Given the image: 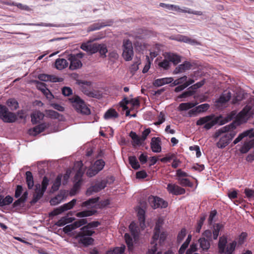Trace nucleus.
Segmentation results:
<instances>
[{
    "instance_id": "nucleus-64",
    "label": "nucleus",
    "mask_w": 254,
    "mask_h": 254,
    "mask_svg": "<svg viewBox=\"0 0 254 254\" xmlns=\"http://www.w3.org/2000/svg\"><path fill=\"white\" fill-rule=\"evenodd\" d=\"M245 193L248 198H254V190L249 189H246L245 190Z\"/></svg>"
},
{
    "instance_id": "nucleus-57",
    "label": "nucleus",
    "mask_w": 254,
    "mask_h": 254,
    "mask_svg": "<svg viewBox=\"0 0 254 254\" xmlns=\"http://www.w3.org/2000/svg\"><path fill=\"white\" fill-rule=\"evenodd\" d=\"M62 93L65 96H69L72 94V90L69 87H64L62 88Z\"/></svg>"
},
{
    "instance_id": "nucleus-25",
    "label": "nucleus",
    "mask_w": 254,
    "mask_h": 254,
    "mask_svg": "<svg viewBox=\"0 0 254 254\" xmlns=\"http://www.w3.org/2000/svg\"><path fill=\"white\" fill-rule=\"evenodd\" d=\"M119 117V114L113 109H110L107 110L104 115V118L105 120L115 119Z\"/></svg>"
},
{
    "instance_id": "nucleus-62",
    "label": "nucleus",
    "mask_w": 254,
    "mask_h": 254,
    "mask_svg": "<svg viewBox=\"0 0 254 254\" xmlns=\"http://www.w3.org/2000/svg\"><path fill=\"white\" fill-rule=\"evenodd\" d=\"M196 107L197 108L199 113H200L206 111L209 108V105L207 103H205L201 104Z\"/></svg>"
},
{
    "instance_id": "nucleus-34",
    "label": "nucleus",
    "mask_w": 254,
    "mask_h": 254,
    "mask_svg": "<svg viewBox=\"0 0 254 254\" xmlns=\"http://www.w3.org/2000/svg\"><path fill=\"white\" fill-rule=\"evenodd\" d=\"M26 181L29 189H31L34 186L33 177L30 171H27L25 173Z\"/></svg>"
},
{
    "instance_id": "nucleus-2",
    "label": "nucleus",
    "mask_w": 254,
    "mask_h": 254,
    "mask_svg": "<svg viewBox=\"0 0 254 254\" xmlns=\"http://www.w3.org/2000/svg\"><path fill=\"white\" fill-rule=\"evenodd\" d=\"M236 128L235 122L221 127L216 131L214 134V137L217 138L221 136L219 140L216 143L219 148H224L229 144L230 140L236 135V131L235 129Z\"/></svg>"
},
{
    "instance_id": "nucleus-28",
    "label": "nucleus",
    "mask_w": 254,
    "mask_h": 254,
    "mask_svg": "<svg viewBox=\"0 0 254 254\" xmlns=\"http://www.w3.org/2000/svg\"><path fill=\"white\" fill-rule=\"evenodd\" d=\"M165 58L167 59L170 62H172L175 65L181 62L180 57L173 53H166Z\"/></svg>"
},
{
    "instance_id": "nucleus-61",
    "label": "nucleus",
    "mask_w": 254,
    "mask_h": 254,
    "mask_svg": "<svg viewBox=\"0 0 254 254\" xmlns=\"http://www.w3.org/2000/svg\"><path fill=\"white\" fill-rule=\"evenodd\" d=\"M98 173V172H97V171L94 168L93 166H92L87 170L86 174L88 177H92L96 175Z\"/></svg>"
},
{
    "instance_id": "nucleus-41",
    "label": "nucleus",
    "mask_w": 254,
    "mask_h": 254,
    "mask_svg": "<svg viewBox=\"0 0 254 254\" xmlns=\"http://www.w3.org/2000/svg\"><path fill=\"white\" fill-rule=\"evenodd\" d=\"M6 105L11 110L13 111L16 110L19 107L18 103L15 99L13 98L9 99L6 101Z\"/></svg>"
},
{
    "instance_id": "nucleus-9",
    "label": "nucleus",
    "mask_w": 254,
    "mask_h": 254,
    "mask_svg": "<svg viewBox=\"0 0 254 254\" xmlns=\"http://www.w3.org/2000/svg\"><path fill=\"white\" fill-rule=\"evenodd\" d=\"M90 236L86 234V231L81 230L75 236V239L78 240L79 244H82L85 247H87L93 244L94 239L90 237Z\"/></svg>"
},
{
    "instance_id": "nucleus-63",
    "label": "nucleus",
    "mask_w": 254,
    "mask_h": 254,
    "mask_svg": "<svg viewBox=\"0 0 254 254\" xmlns=\"http://www.w3.org/2000/svg\"><path fill=\"white\" fill-rule=\"evenodd\" d=\"M47 114L49 116L54 119H58L60 116V114L56 111L49 110L47 111Z\"/></svg>"
},
{
    "instance_id": "nucleus-10",
    "label": "nucleus",
    "mask_w": 254,
    "mask_h": 254,
    "mask_svg": "<svg viewBox=\"0 0 254 254\" xmlns=\"http://www.w3.org/2000/svg\"><path fill=\"white\" fill-rule=\"evenodd\" d=\"M148 200L150 205L154 209L159 207L166 208L168 206V203L166 201L157 196L151 195L148 197Z\"/></svg>"
},
{
    "instance_id": "nucleus-19",
    "label": "nucleus",
    "mask_w": 254,
    "mask_h": 254,
    "mask_svg": "<svg viewBox=\"0 0 254 254\" xmlns=\"http://www.w3.org/2000/svg\"><path fill=\"white\" fill-rule=\"evenodd\" d=\"M112 23V21H101L94 23L89 27L90 31H95L101 29L107 26H110Z\"/></svg>"
},
{
    "instance_id": "nucleus-44",
    "label": "nucleus",
    "mask_w": 254,
    "mask_h": 254,
    "mask_svg": "<svg viewBox=\"0 0 254 254\" xmlns=\"http://www.w3.org/2000/svg\"><path fill=\"white\" fill-rule=\"evenodd\" d=\"M105 164V162L102 159H99L95 162L92 166L99 172L103 169Z\"/></svg>"
},
{
    "instance_id": "nucleus-16",
    "label": "nucleus",
    "mask_w": 254,
    "mask_h": 254,
    "mask_svg": "<svg viewBox=\"0 0 254 254\" xmlns=\"http://www.w3.org/2000/svg\"><path fill=\"white\" fill-rule=\"evenodd\" d=\"M100 223L98 221H93L88 223L86 225L82 227L81 229L82 230L86 231V234L88 235L92 236L95 233V231L91 230V228L97 227L100 225Z\"/></svg>"
},
{
    "instance_id": "nucleus-58",
    "label": "nucleus",
    "mask_w": 254,
    "mask_h": 254,
    "mask_svg": "<svg viewBox=\"0 0 254 254\" xmlns=\"http://www.w3.org/2000/svg\"><path fill=\"white\" fill-rule=\"evenodd\" d=\"M194 91H192L190 90V89H189L188 91L183 92L182 94L180 95L178 97L179 98H187L192 95L194 94Z\"/></svg>"
},
{
    "instance_id": "nucleus-40",
    "label": "nucleus",
    "mask_w": 254,
    "mask_h": 254,
    "mask_svg": "<svg viewBox=\"0 0 254 254\" xmlns=\"http://www.w3.org/2000/svg\"><path fill=\"white\" fill-rule=\"evenodd\" d=\"M223 225L219 223L215 224L213 226V237L214 240H216L218 238V237L219 235V232L220 230L223 228Z\"/></svg>"
},
{
    "instance_id": "nucleus-33",
    "label": "nucleus",
    "mask_w": 254,
    "mask_h": 254,
    "mask_svg": "<svg viewBox=\"0 0 254 254\" xmlns=\"http://www.w3.org/2000/svg\"><path fill=\"white\" fill-rule=\"evenodd\" d=\"M44 114L39 111H36L31 115V122L33 124L38 123L43 119Z\"/></svg>"
},
{
    "instance_id": "nucleus-8",
    "label": "nucleus",
    "mask_w": 254,
    "mask_h": 254,
    "mask_svg": "<svg viewBox=\"0 0 254 254\" xmlns=\"http://www.w3.org/2000/svg\"><path fill=\"white\" fill-rule=\"evenodd\" d=\"M85 54L83 53L79 52L76 54H70L68 56V60L70 62L69 68L71 70H75L81 67L82 64L80 60Z\"/></svg>"
},
{
    "instance_id": "nucleus-56",
    "label": "nucleus",
    "mask_w": 254,
    "mask_h": 254,
    "mask_svg": "<svg viewBox=\"0 0 254 254\" xmlns=\"http://www.w3.org/2000/svg\"><path fill=\"white\" fill-rule=\"evenodd\" d=\"M35 82L36 83V86L37 89L41 91L43 93L45 92L46 91V90L48 89L46 87V85L45 83L38 81H35Z\"/></svg>"
},
{
    "instance_id": "nucleus-18",
    "label": "nucleus",
    "mask_w": 254,
    "mask_h": 254,
    "mask_svg": "<svg viewBox=\"0 0 254 254\" xmlns=\"http://www.w3.org/2000/svg\"><path fill=\"white\" fill-rule=\"evenodd\" d=\"M80 48L89 55L96 53L95 43H83L81 45Z\"/></svg>"
},
{
    "instance_id": "nucleus-60",
    "label": "nucleus",
    "mask_w": 254,
    "mask_h": 254,
    "mask_svg": "<svg viewBox=\"0 0 254 254\" xmlns=\"http://www.w3.org/2000/svg\"><path fill=\"white\" fill-rule=\"evenodd\" d=\"M49 180L47 177H44L42 182V185L41 189L44 191H46L47 188L49 185Z\"/></svg>"
},
{
    "instance_id": "nucleus-20",
    "label": "nucleus",
    "mask_w": 254,
    "mask_h": 254,
    "mask_svg": "<svg viewBox=\"0 0 254 254\" xmlns=\"http://www.w3.org/2000/svg\"><path fill=\"white\" fill-rule=\"evenodd\" d=\"M173 81L172 77H165L157 79L154 80L153 84L154 86L160 87L163 85L171 83Z\"/></svg>"
},
{
    "instance_id": "nucleus-36",
    "label": "nucleus",
    "mask_w": 254,
    "mask_h": 254,
    "mask_svg": "<svg viewBox=\"0 0 254 254\" xmlns=\"http://www.w3.org/2000/svg\"><path fill=\"white\" fill-rule=\"evenodd\" d=\"M137 216L140 222V225L143 228L145 225V211L141 208H139L137 211Z\"/></svg>"
},
{
    "instance_id": "nucleus-12",
    "label": "nucleus",
    "mask_w": 254,
    "mask_h": 254,
    "mask_svg": "<svg viewBox=\"0 0 254 254\" xmlns=\"http://www.w3.org/2000/svg\"><path fill=\"white\" fill-rule=\"evenodd\" d=\"M107 186V183L104 180L98 182L94 185L90 187L86 191V194L90 195L93 193L97 192L104 189Z\"/></svg>"
},
{
    "instance_id": "nucleus-37",
    "label": "nucleus",
    "mask_w": 254,
    "mask_h": 254,
    "mask_svg": "<svg viewBox=\"0 0 254 254\" xmlns=\"http://www.w3.org/2000/svg\"><path fill=\"white\" fill-rule=\"evenodd\" d=\"M231 97V94L230 92L223 93L217 100V102L221 104L226 103L230 99Z\"/></svg>"
},
{
    "instance_id": "nucleus-13",
    "label": "nucleus",
    "mask_w": 254,
    "mask_h": 254,
    "mask_svg": "<svg viewBox=\"0 0 254 254\" xmlns=\"http://www.w3.org/2000/svg\"><path fill=\"white\" fill-rule=\"evenodd\" d=\"M167 189L170 193L176 195L183 194L186 192L184 189L172 183H169L168 184Z\"/></svg>"
},
{
    "instance_id": "nucleus-4",
    "label": "nucleus",
    "mask_w": 254,
    "mask_h": 254,
    "mask_svg": "<svg viewBox=\"0 0 254 254\" xmlns=\"http://www.w3.org/2000/svg\"><path fill=\"white\" fill-rule=\"evenodd\" d=\"M69 102L75 111L80 114L85 115H90V109L87 106L84 101L77 95H73L68 99Z\"/></svg>"
},
{
    "instance_id": "nucleus-27",
    "label": "nucleus",
    "mask_w": 254,
    "mask_h": 254,
    "mask_svg": "<svg viewBox=\"0 0 254 254\" xmlns=\"http://www.w3.org/2000/svg\"><path fill=\"white\" fill-rule=\"evenodd\" d=\"M99 197L89 198L88 200L83 202L81 204V206L87 208L94 207L96 205V203L99 201Z\"/></svg>"
},
{
    "instance_id": "nucleus-17",
    "label": "nucleus",
    "mask_w": 254,
    "mask_h": 254,
    "mask_svg": "<svg viewBox=\"0 0 254 254\" xmlns=\"http://www.w3.org/2000/svg\"><path fill=\"white\" fill-rule=\"evenodd\" d=\"M48 126L49 125L45 123L40 124L35 126L33 128L29 129V133L33 135H36L44 131Z\"/></svg>"
},
{
    "instance_id": "nucleus-42",
    "label": "nucleus",
    "mask_w": 254,
    "mask_h": 254,
    "mask_svg": "<svg viewBox=\"0 0 254 254\" xmlns=\"http://www.w3.org/2000/svg\"><path fill=\"white\" fill-rule=\"evenodd\" d=\"M128 161L130 165L134 169L137 170L140 168V165L135 156H129L128 157Z\"/></svg>"
},
{
    "instance_id": "nucleus-11",
    "label": "nucleus",
    "mask_w": 254,
    "mask_h": 254,
    "mask_svg": "<svg viewBox=\"0 0 254 254\" xmlns=\"http://www.w3.org/2000/svg\"><path fill=\"white\" fill-rule=\"evenodd\" d=\"M76 202V200L75 199H73L70 202L67 203H65L64 205L61 206L60 207L54 210L51 212V215L53 216H56L62 213V212L71 209L75 204Z\"/></svg>"
},
{
    "instance_id": "nucleus-49",
    "label": "nucleus",
    "mask_w": 254,
    "mask_h": 254,
    "mask_svg": "<svg viewBox=\"0 0 254 254\" xmlns=\"http://www.w3.org/2000/svg\"><path fill=\"white\" fill-rule=\"evenodd\" d=\"M129 229L132 235L135 238L138 235V228L136 224L134 222H131L129 226Z\"/></svg>"
},
{
    "instance_id": "nucleus-55",
    "label": "nucleus",
    "mask_w": 254,
    "mask_h": 254,
    "mask_svg": "<svg viewBox=\"0 0 254 254\" xmlns=\"http://www.w3.org/2000/svg\"><path fill=\"white\" fill-rule=\"evenodd\" d=\"M205 79H203L199 82H197L196 83L192 85L188 89H193L194 90H196L197 89L200 88L202 87L205 83Z\"/></svg>"
},
{
    "instance_id": "nucleus-31",
    "label": "nucleus",
    "mask_w": 254,
    "mask_h": 254,
    "mask_svg": "<svg viewBox=\"0 0 254 254\" xmlns=\"http://www.w3.org/2000/svg\"><path fill=\"white\" fill-rule=\"evenodd\" d=\"M82 91L85 95L90 97L95 98L97 99H99L101 97V94L99 92L96 91L89 90L83 88Z\"/></svg>"
},
{
    "instance_id": "nucleus-59",
    "label": "nucleus",
    "mask_w": 254,
    "mask_h": 254,
    "mask_svg": "<svg viewBox=\"0 0 254 254\" xmlns=\"http://www.w3.org/2000/svg\"><path fill=\"white\" fill-rule=\"evenodd\" d=\"M23 191V187L21 185H17L15 189L14 196L15 198H19L22 194Z\"/></svg>"
},
{
    "instance_id": "nucleus-45",
    "label": "nucleus",
    "mask_w": 254,
    "mask_h": 254,
    "mask_svg": "<svg viewBox=\"0 0 254 254\" xmlns=\"http://www.w3.org/2000/svg\"><path fill=\"white\" fill-rule=\"evenodd\" d=\"M64 199V196L62 194H58L50 200V203L52 205H56L61 203Z\"/></svg>"
},
{
    "instance_id": "nucleus-38",
    "label": "nucleus",
    "mask_w": 254,
    "mask_h": 254,
    "mask_svg": "<svg viewBox=\"0 0 254 254\" xmlns=\"http://www.w3.org/2000/svg\"><path fill=\"white\" fill-rule=\"evenodd\" d=\"M129 136L133 140L132 145L133 146L139 145L141 143V139L140 137H139L136 133L131 131L129 133Z\"/></svg>"
},
{
    "instance_id": "nucleus-23",
    "label": "nucleus",
    "mask_w": 254,
    "mask_h": 254,
    "mask_svg": "<svg viewBox=\"0 0 254 254\" xmlns=\"http://www.w3.org/2000/svg\"><path fill=\"white\" fill-rule=\"evenodd\" d=\"M191 65L190 62L186 61L183 64L179 65L174 70V74L182 72L190 68Z\"/></svg>"
},
{
    "instance_id": "nucleus-30",
    "label": "nucleus",
    "mask_w": 254,
    "mask_h": 254,
    "mask_svg": "<svg viewBox=\"0 0 254 254\" xmlns=\"http://www.w3.org/2000/svg\"><path fill=\"white\" fill-rule=\"evenodd\" d=\"M68 63L64 59H58L55 62V66L59 70H62L67 66Z\"/></svg>"
},
{
    "instance_id": "nucleus-50",
    "label": "nucleus",
    "mask_w": 254,
    "mask_h": 254,
    "mask_svg": "<svg viewBox=\"0 0 254 254\" xmlns=\"http://www.w3.org/2000/svg\"><path fill=\"white\" fill-rule=\"evenodd\" d=\"M87 223V219L83 218V219L78 220L74 222L72 224H73L74 227H75V229L79 228Z\"/></svg>"
},
{
    "instance_id": "nucleus-51",
    "label": "nucleus",
    "mask_w": 254,
    "mask_h": 254,
    "mask_svg": "<svg viewBox=\"0 0 254 254\" xmlns=\"http://www.w3.org/2000/svg\"><path fill=\"white\" fill-rule=\"evenodd\" d=\"M252 144L250 142H245L244 145L240 149V151L242 153H246L252 147Z\"/></svg>"
},
{
    "instance_id": "nucleus-29",
    "label": "nucleus",
    "mask_w": 254,
    "mask_h": 254,
    "mask_svg": "<svg viewBox=\"0 0 254 254\" xmlns=\"http://www.w3.org/2000/svg\"><path fill=\"white\" fill-rule=\"evenodd\" d=\"M197 105L196 103L187 102L183 103L179 105L178 110L180 111H184L190 110L194 107Z\"/></svg>"
},
{
    "instance_id": "nucleus-21",
    "label": "nucleus",
    "mask_w": 254,
    "mask_h": 254,
    "mask_svg": "<svg viewBox=\"0 0 254 254\" xmlns=\"http://www.w3.org/2000/svg\"><path fill=\"white\" fill-rule=\"evenodd\" d=\"M96 53L99 52L100 56L105 58L106 57V53L108 52V50L106 45L103 44L95 43Z\"/></svg>"
},
{
    "instance_id": "nucleus-54",
    "label": "nucleus",
    "mask_w": 254,
    "mask_h": 254,
    "mask_svg": "<svg viewBox=\"0 0 254 254\" xmlns=\"http://www.w3.org/2000/svg\"><path fill=\"white\" fill-rule=\"evenodd\" d=\"M186 235V230L185 228H182L181 231L179 233L177 236V242L180 243Z\"/></svg>"
},
{
    "instance_id": "nucleus-6",
    "label": "nucleus",
    "mask_w": 254,
    "mask_h": 254,
    "mask_svg": "<svg viewBox=\"0 0 254 254\" xmlns=\"http://www.w3.org/2000/svg\"><path fill=\"white\" fill-rule=\"evenodd\" d=\"M123 58L126 61H130L132 59L134 52L132 42L128 39L123 41Z\"/></svg>"
},
{
    "instance_id": "nucleus-7",
    "label": "nucleus",
    "mask_w": 254,
    "mask_h": 254,
    "mask_svg": "<svg viewBox=\"0 0 254 254\" xmlns=\"http://www.w3.org/2000/svg\"><path fill=\"white\" fill-rule=\"evenodd\" d=\"M0 118L5 123H13L17 120L16 115L9 112L7 108L0 104Z\"/></svg>"
},
{
    "instance_id": "nucleus-24",
    "label": "nucleus",
    "mask_w": 254,
    "mask_h": 254,
    "mask_svg": "<svg viewBox=\"0 0 254 254\" xmlns=\"http://www.w3.org/2000/svg\"><path fill=\"white\" fill-rule=\"evenodd\" d=\"M251 109L250 105H246L238 114L239 118L242 119H247L251 115Z\"/></svg>"
},
{
    "instance_id": "nucleus-48",
    "label": "nucleus",
    "mask_w": 254,
    "mask_h": 254,
    "mask_svg": "<svg viewBox=\"0 0 254 254\" xmlns=\"http://www.w3.org/2000/svg\"><path fill=\"white\" fill-rule=\"evenodd\" d=\"M179 184L183 187H191L192 183L187 178H178Z\"/></svg>"
},
{
    "instance_id": "nucleus-43",
    "label": "nucleus",
    "mask_w": 254,
    "mask_h": 254,
    "mask_svg": "<svg viewBox=\"0 0 254 254\" xmlns=\"http://www.w3.org/2000/svg\"><path fill=\"white\" fill-rule=\"evenodd\" d=\"M62 175H59L56 180H55L53 185L52 186V190L53 191H56L59 189V188L61 185Z\"/></svg>"
},
{
    "instance_id": "nucleus-5",
    "label": "nucleus",
    "mask_w": 254,
    "mask_h": 254,
    "mask_svg": "<svg viewBox=\"0 0 254 254\" xmlns=\"http://www.w3.org/2000/svg\"><path fill=\"white\" fill-rule=\"evenodd\" d=\"M237 242L233 241L232 242L228 244L227 238L225 236L219 238L218 248L219 252L224 254H233L235 250Z\"/></svg>"
},
{
    "instance_id": "nucleus-22",
    "label": "nucleus",
    "mask_w": 254,
    "mask_h": 254,
    "mask_svg": "<svg viewBox=\"0 0 254 254\" xmlns=\"http://www.w3.org/2000/svg\"><path fill=\"white\" fill-rule=\"evenodd\" d=\"M35 192L33 196L32 202L34 203L36 202L39 200L43 195L45 191L41 190V185L40 184H37L35 186Z\"/></svg>"
},
{
    "instance_id": "nucleus-46",
    "label": "nucleus",
    "mask_w": 254,
    "mask_h": 254,
    "mask_svg": "<svg viewBox=\"0 0 254 254\" xmlns=\"http://www.w3.org/2000/svg\"><path fill=\"white\" fill-rule=\"evenodd\" d=\"M125 239L129 250H132L133 248V242L131 237L129 234L126 233L125 235Z\"/></svg>"
},
{
    "instance_id": "nucleus-14",
    "label": "nucleus",
    "mask_w": 254,
    "mask_h": 254,
    "mask_svg": "<svg viewBox=\"0 0 254 254\" xmlns=\"http://www.w3.org/2000/svg\"><path fill=\"white\" fill-rule=\"evenodd\" d=\"M151 148L153 152L159 153L161 151V139L159 137L152 138L150 143Z\"/></svg>"
},
{
    "instance_id": "nucleus-15",
    "label": "nucleus",
    "mask_w": 254,
    "mask_h": 254,
    "mask_svg": "<svg viewBox=\"0 0 254 254\" xmlns=\"http://www.w3.org/2000/svg\"><path fill=\"white\" fill-rule=\"evenodd\" d=\"M249 137L252 138L254 137V129H250L244 131L240 133L238 136L234 140L233 143L235 145L239 142L245 137Z\"/></svg>"
},
{
    "instance_id": "nucleus-3",
    "label": "nucleus",
    "mask_w": 254,
    "mask_h": 254,
    "mask_svg": "<svg viewBox=\"0 0 254 254\" xmlns=\"http://www.w3.org/2000/svg\"><path fill=\"white\" fill-rule=\"evenodd\" d=\"M161 226L159 222L156 223L154 229V234L152 237L153 242L151 243V244L153 246L151 249L148 250L147 254H155L157 251L156 241L159 240V242L161 244L165 240L167 234L165 232L161 233Z\"/></svg>"
},
{
    "instance_id": "nucleus-53",
    "label": "nucleus",
    "mask_w": 254,
    "mask_h": 254,
    "mask_svg": "<svg viewBox=\"0 0 254 254\" xmlns=\"http://www.w3.org/2000/svg\"><path fill=\"white\" fill-rule=\"evenodd\" d=\"M158 65L164 69H168L170 67V62L165 58L162 62L159 63Z\"/></svg>"
},
{
    "instance_id": "nucleus-35",
    "label": "nucleus",
    "mask_w": 254,
    "mask_h": 254,
    "mask_svg": "<svg viewBox=\"0 0 254 254\" xmlns=\"http://www.w3.org/2000/svg\"><path fill=\"white\" fill-rule=\"evenodd\" d=\"M125 249L126 246L123 245L121 247H116L113 250L108 251L106 254H124Z\"/></svg>"
},
{
    "instance_id": "nucleus-1",
    "label": "nucleus",
    "mask_w": 254,
    "mask_h": 254,
    "mask_svg": "<svg viewBox=\"0 0 254 254\" xmlns=\"http://www.w3.org/2000/svg\"><path fill=\"white\" fill-rule=\"evenodd\" d=\"M237 117V113L232 111L227 116L223 119L222 116L215 117L214 115L211 114L203 117L200 118L196 122V126L204 125L203 128L206 130H209L216 124L223 125L229 122Z\"/></svg>"
},
{
    "instance_id": "nucleus-32",
    "label": "nucleus",
    "mask_w": 254,
    "mask_h": 254,
    "mask_svg": "<svg viewBox=\"0 0 254 254\" xmlns=\"http://www.w3.org/2000/svg\"><path fill=\"white\" fill-rule=\"evenodd\" d=\"M210 241L205 238H200L198 240L200 247L203 250L207 251L210 248Z\"/></svg>"
},
{
    "instance_id": "nucleus-26",
    "label": "nucleus",
    "mask_w": 254,
    "mask_h": 254,
    "mask_svg": "<svg viewBox=\"0 0 254 254\" xmlns=\"http://www.w3.org/2000/svg\"><path fill=\"white\" fill-rule=\"evenodd\" d=\"M13 200V197L10 195H7L5 197L2 195H0V207H3L11 204Z\"/></svg>"
},
{
    "instance_id": "nucleus-47",
    "label": "nucleus",
    "mask_w": 254,
    "mask_h": 254,
    "mask_svg": "<svg viewBox=\"0 0 254 254\" xmlns=\"http://www.w3.org/2000/svg\"><path fill=\"white\" fill-rule=\"evenodd\" d=\"M72 220L71 218H67L66 217H63L56 222V225L59 227H61L65 225L68 222H71Z\"/></svg>"
},
{
    "instance_id": "nucleus-52",
    "label": "nucleus",
    "mask_w": 254,
    "mask_h": 254,
    "mask_svg": "<svg viewBox=\"0 0 254 254\" xmlns=\"http://www.w3.org/2000/svg\"><path fill=\"white\" fill-rule=\"evenodd\" d=\"M205 220V216H202L200 218L199 220L197 221V226L195 229L196 233H199L200 232Z\"/></svg>"
},
{
    "instance_id": "nucleus-39",
    "label": "nucleus",
    "mask_w": 254,
    "mask_h": 254,
    "mask_svg": "<svg viewBox=\"0 0 254 254\" xmlns=\"http://www.w3.org/2000/svg\"><path fill=\"white\" fill-rule=\"evenodd\" d=\"M96 210H88L79 212L76 213V216L78 217H85L92 216L96 213Z\"/></svg>"
}]
</instances>
